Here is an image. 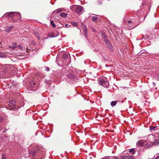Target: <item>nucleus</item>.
Listing matches in <instances>:
<instances>
[{"instance_id":"1","label":"nucleus","mask_w":159,"mask_h":159,"mask_svg":"<svg viewBox=\"0 0 159 159\" xmlns=\"http://www.w3.org/2000/svg\"><path fill=\"white\" fill-rule=\"evenodd\" d=\"M2 68L3 69H9V71L12 75H14L17 72V70L16 67L13 65H5L3 66Z\"/></svg>"},{"instance_id":"2","label":"nucleus","mask_w":159,"mask_h":159,"mask_svg":"<svg viewBox=\"0 0 159 159\" xmlns=\"http://www.w3.org/2000/svg\"><path fill=\"white\" fill-rule=\"evenodd\" d=\"M98 84L105 88L108 87L109 83L107 78L103 77L100 78L98 79Z\"/></svg>"},{"instance_id":"3","label":"nucleus","mask_w":159,"mask_h":159,"mask_svg":"<svg viewBox=\"0 0 159 159\" xmlns=\"http://www.w3.org/2000/svg\"><path fill=\"white\" fill-rule=\"evenodd\" d=\"M3 66H2L1 67V70L3 71V72L0 71V78H3L5 77V74L7 72H10L9 71V69H3L2 67H3Z\"/></svg>"},{"instance_id":"4","label":"nucleus","mask_w":159,"mask_h":159,"mask_svg":"<svg viewBox=\"0 0 159 159\" xmlns=\"http://www.w3.org/2000/svg\"><path fill=\"white\" fill-rule=\"evenodd\" d=\"M84 8L81 6L77 5V7H76L75 11L78 14H82L84 12Z\"/></svg>"},{"instance_id":"5","label":"nucleus","mask_w":159,"mask_h":159,"mask_svg":"<svg viewBox=\"0 0 159 159\" xmlns=\"http://www.w3.org/2000/svg\"><path fill=\"white\" fill-rule=\"evenodd\" d=\"M15 12H10L5 13L2 16V18H5V17L7 16L9 18H11L15 16Z\"/></svg>"},{"instance_id":"6","label":"nucleus","mask_w":159,"mask_h":159,"mask_svg":"<svg viewBox=\"0 0 159 159\" xmlns=\"http://www.w3.org/2000/svg\"><path fill=\"white\" fill-rule=\"evenodd\" d=\"M9 106L10 107L9 109L11 110L15 107L16 105V101L15 100H12L9 101Z\"/></svg>"},{"instance_id":"7","label":"nucleus","mask_w":159,"mask_h":159,"mask_svg":"<svg viewBox=\"0 0 159 159\" xmlns=\"http://www.w3.org/2000/svg\"><path fill=\"white\" fill-rule=\"evenodd\" d=\"M144 142V141L143 140H139L137 143L136 145L138 147H142L143 145Z\"/></svg>"},{"instance_id":"8","label":"nucleus","mask_w":159,"mask_h":159,"mask_svg":"<svg viewBox=\"0 0 159 159\" xmlns=\"http://www.w3.org/2000/svg\"><path fill=\"white\" fill-rule=\"evenodd\" d=\"M15 17L18 19L21 18V16L20 13L18 12H15Z\"/></svg>"},{"instance_id":"9","label":"nucleus","mask_w":159,"mask_h":159,"mask_svg":"<svg viewBox=\"0 0 159 159\" xmlns=\"http://www.w3.org/2000/svg\"><path fill=\"white\" fill-rule=\"evenodd\" d=\"M13 27V26H7L6 27V30L5 31L7 32H9L12 29Z\"/></svg>"},{"instance_id":"10","label":"nucleus","mask_w":159,"mask_h":159,"mask_svg":"<svg viewBox=\"0 0 159 159\" xmlns=\"http://www.w3.org/2000/svg\"><path fill=\"white\" fill-rule=\"evenodd\" d=\"M34 81H31L30 82L29 84V87L31 89L34 87Z\"/></svg>"},{"instance_id":"11","label":"nucleus","mask_w":159,"mask_h":159,"mask_svg":"<svg viewBox=\"0 0 159 159\" xmlns=\"http://www.w3.org/2000/svg\"><path fill=\"white\" fill-rule=\"evenodd\" d=\"M152 144L156 146L159 145V139H155L153 142Z\"/></svg>"},{"instance_id":"12","label":"nucleus","mask_w":159,"mask_h":159,"mask_svg":"<svg viewBox=\"0 0 159 159\" xmlns=\"http://www.w3.org/2000/svg\"><path fill=\"white\" fill-rule=\"evenodd\" d=\"M63 9L61 8H59L55 11L52 12V14H54L55 13H58L62 11Z\"/></svg>"},{"instance_id":"13","label":"nucleus","mask_w":159,"mask_h":159,"mask_svg":"<svg viewBox=\"0 0 159 159\" xmlns=\"http://www.w3.org/2000/svg\"><path fill=\"white\" fill-rule=\"evenodd\" d=\"M48 35V36L50 38H54L57 36V35L55 34L53 32L49 33Z\"/></svg>"},{"instance_id":"14","label":"nucleus","mask_w":159,"mask_h":159,"mask_svg":"<svg viewBox=\"0 0 159 159\" xmlns=\"http://www.w3.org/2000/svg\"><path fill=\"white\" fill-rule=\"evenodd\" d=\"M67 15L66 13L62 12L60 14V16L63 18H65L67 16Z\"/></svg>"},{"instance_id":"15","label":"nucleus","mask_w":159,"mask_h":159,"mask_svg":"<svg viewBox=\"0 0 159 159\" xmlns=\"http://www.w3.org/2000/svg\"><path fill=\"white\" fill-rule=\"evenodd\" d=\"M12 45L9 46V48L12 49H15L17 47L15 43H12Z\"/></svg>"},{"instance_id":"16","label":"nucleus","mask_w":159,"mask_h":159,"mask_svg":"<svg viewBox=\"0 0 159 159\" xmlns=\"http://www.w3.org/2000/svg\"><path fill=\"white\" fill-rule=\"evenodd\" d=\"M98 17L96 16H93L92 17V20L94 22H96L97 21Z\"/></svg>"},{"instance_id":"17","label":"nucleus","mask_w":159,"mask_h":159,"mask_svg":"<svg viewBox=\"0 0 159 159\" xmlns=\"http://www.w3.org/2000/svg\"><path fill=\"white\" fill-rule=\"evenodd\" d=\"M117 103V102L116 101H112L111 102V105L112 107L116 105Z\"/></svg>"},{"instance_id":"18","label":"nucleus","mask_w":159,"mask_h":159,"mask_svg":"<svg viewBox=\"0 0 159 159\" xmlns=\"http://www.w3.org/2000/svg\"><path fill=\"white\" fill-rule=\"evenodd\" d=\"M76 7H77V5H74L71 6L70 7V9L72 11H75Z\"/></svg>"},{"instance_id":"19","label":"nucleus","mask_w":159,"mask_h":159,"mask_svg":"<svg viewBox=\"0 0 159 159\" xmlns=\"http://www.w3.org/2000/svg\"><path fill=\"white\" fill-rule=\"evenodd\" d=\"M104 41L108 46H110L111 45V43L107 39H105V40Z\"/></svg>"},{"instance_id":"20","label":"nucleus","mask_w":159,"mask_h":159,"mask_svg":"<svg viewBox=\"0 0 159 159\" xmlns=\"http://www.w3.org/2000/svg\"><path fill=\"white\" fill-rule=\"evenodd\" d=\"M6 57V55L1 52H0V57L1 58H5Z\"/></svg>"},{"instance_id":"21","label":"nucleus","mask_w":159,"mask_h":159,"mask_svg":"<svg viewBox=\"0 0 159 159\" xmlns=\"http://www.w3.org/2000/svg\"><path fill=\"white\" fill-rule=\"evenodd\" d=\"M68 55L64 54L63 55L62 58L63 59L65 60L68 58Z\"/></svg>"},{"instance_id":"22","label":"nucleus","mask_w":159,"mask_h":159,"mask_svg":"<svg viewBox=\"0 0 159 159\" xmlns=\"http://www.w3.org/2000/svg\"><path fill=\"white\" fill-rule=\"evenodd\" d=\"M50 23L51 25L52 26V27H53L54 28L56 27V25L54 23L52 20L51 21Z\"/></svg>"},{"instance_id":"23","label":"nucleus","mask_w":159,"mask_h":159,"mask_svg":"<svg viewBox=\"0 0 159 159\" xmlns=\"http://www.w3.org/2000/svg\"><path fill=\"white\" fill-rule=\"evenodd\" d=\"M102 38H103L104 39V40H105V39H107V37L105 35V34L104 33H102Z\"/></svg>"},{"instance_id":"24","label":"nucleus","mask_w":159,"mask_h":159,"mask_svg":"<svg viewBox=\"0 0 159 159\" xmlns=\"http://www.w3.org/2000/svg\"><path fill=\"white\" fill-rule=\"evenodd\" d=\"M84 34H85V37L86 38L87 35V30L86 28V26H85Z\"/></svg>"},{"instance_id":"25","label":"nucleus","mask_w":159,"mask_h":159,"mask_svg":"<svg viewBox=\"0 0 159 159\" xmlns=\"http://www.w3.org/2000/svg\"><path fill=\"white\" fill-rule=\"evenodd\" d=\"M134 148H132L129 150V152H130L132 153L133 154H134L135 152L134 151Z\"/></svg>"},{"instance_id":"26","label":"nucleus","mask_w":159,"mask_h":159,"mask_svg":"<svg viewBox=\"0 0 159 159\" xmlns=\"http://www.w3.org/2000/svg\"><path fill=\"white\" fill-rule=\"evenodd\" d=\"M35 35L37 37L39 40L40 39L39 34L38 33L35 32Z\"/></svg>"},{"instance_id":"27","label":"nucleus","mask_w":159,"mask_h":159,"mask_svg":"<svg viewBox=\"0 0 159 159\" xmlns=\"http://www.w3.org/2000/svg\"><path fill=\"white\" fill-rule=\"evenodd\" d=\"M153 144H152V143H147V147H150Z\"/></svg>"},{"instance_id":"28","label":"nucleus","mask_w":159,"mask_h":159,"mask_svg":"<svg viewBox=\"0 0 159 159\" xmlns=\"http://www.w3.org/2000/svg\"><path fill=\"white\" fill-rule=\"evenodd\" d=\"M157 128L156 126H152L151 127H150V129L151 130H155V129Z\"/></svg>"},{"instance_id":"29","label":"nucleus","mask_w":159,"mask_h":159,"mask_svg":"<svg viewBox=\"0 0 159 159\" xmlns=\"http://www.w3.org/2000/svg\"><path fill=\"white\" fill-rule=\"evenodd\" d=\"M68 77L69 78H73L75 76L73 74H70L69 75H68Z\"/></svg>"},{"instance_id":"30","label":"nucleus","mask_w":159,"mask_h":159,"mask_svg":"<svg viewBox=\"0 0 159 159\" xmlns=\"http://www.w3.org/2000/svg\"><path fill=\"white\" fill-rule=\"evenodd\" d=\"M127 159H132L133 158V157L132 156H128L127 157Z\"/></svg>"},{"instance_id":"31","label":"nucleus","mask_w":159,"mask_h":159,"mask_svg":"<svg viewBox=\"0 0 159 159\" xmlns=\"http://www.w3.org/2000/svg\"><path fill=\"white\" fill-rule=\"evenodd\" d=\"M72 24L75 27H77L78 26V23L76 22H73Z\"/></svg>"},{"instance_id":"32","label":"nucleus","mask_w":159,"mask_h":159,"mask_svg":"<svg viewBox=\"0 0 159 159\" xmlns=\"http://www.w3.org/2000/svg\"><path fill=\"white\" fill-rule=\"evenodd\" d=\"M2 159H7L6 156L4 154H2Z\"/></svg>"},{"instance_id":"33","label":"nucleus","mask_w":159,"mask_h":159,"mask_svg":"<svg viewBox=\"0 0 159 159\" xmlns=\"http://www.w3.org/2000/svg\"><path fill=\"white\" fill-rule=\"evenodd\" d=\"M3 120V118L2 116H0V123Z\"/></svg>"},{"instance_id":"34","label":"nucleus","mask_w":159,"mask_h":159,"mask_svg":"<svg viewBox=\"0 0 159 159\" xmlns=\"http://www.w3.org/2000/svg\"><path fill=\"white\" fill-rule=\"evenodd\" d=\"M45 70H47L48 71H49L50 70V69H49V68L48 67H47L45 68Z\"/></svg>"},{"instance_id":"35","label":"nucleus","mask_w":159,"mask_h":159,"mask_svg":"<svg viewBox=\"0 0 159 159\" xmlns=\"http://www.w3.org/2000/svg\"><path fill=\"white\" fill-rule=\"evenodd\" d=\"M112 158L113 159H119L116 156L113 157Z\"/></svg>"},{"instance_id":"36","label":"nucleus","mask_w":159,"mask_h":159,"mask_svg":"<svg viewBox=\"0 0 159 159\" xmlns=\"http://www.w3.org/2000/svg\"><path fill=\"white\" fill-rule=\"evenodd\" d=\"M128 23H132V21L131 20H129L128 21Z\"/></svg>"},{"instance_id":"37","label":"nucleus","mask_w":159,"mask_h":159,"mask_svg":"<svg viewBox=\"0 0 159 159\" xmlns=\"http://www.w3.org/2000/svg\"><path fill=\"white\" fill-rule=\"evenodd\" d=\"M92 30L93 31L95 32V30L93 28H92Z\"/></svg>"},{"instance_id":"38","label":"nucleus","mask_w":159,"mask_h":159,"mask_svg":"<svg viewBox=\"0 0 159 159\" xmlns=\"http://www.w3.org/2000/svg\"><path fill=\"white\" fill-rule=\"evenodd\" d=\"M68 25V24H65V26H66V27Z\"/></svg>"},{"instance_id":"39","label":"nucleus","mask_w":159,"mask_h":159,"mask_svg":"<svg viewBox=\"0 0 159 159\" xmlns=\"http://www.w3.org/2000/svg\"><path fill=\"white\" fill-rule=\"evenodd\" d=\"M158 157L157 156V157H156L155 158V159H158Z\"/></svg>"},{"instance_id":"40","label":"nucleus","mask_w":159,"mask_h":159,"mask_svg":"<svg viewBox=\"0 0 159 159\" xmlns=\"http://www.w3.org/2000/svg\"><path fill=\"white\" fill-rule=\"evenodd\" d=\"M153 84H154V85H155V83H154V82H153Z\"/></svg>"},{"instance_id":"41","label":"nucleus","mask_w":159,"mask_h":159,"mask_svg":"<svg viewBox=\"0 0 159 159\" xmlns=\"http://www.w3.org/2000/svg\"><path fill=\"white\" fill-rule=\"evenodd\" d=\"M149 36H148L147 38V39H149Z\"/></svg>"},{"instance_id":"42","label":"nucleus","mask_w":159,"mask_h":159,"mask_svg":"<svg viewBox=\"0 0 159 159\" xmlns=\"http://www.w3.org/2000/svg\"><path fill=\"white\" fill-rule=\"evenodd\" d=\"M158 138L159 139V135H158Z\"/></svg>"}]
</instances>
